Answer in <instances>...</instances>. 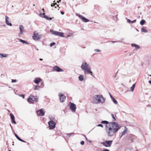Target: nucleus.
Segmentation results:
<instances>
[{"mask_svg": "<svg viewBox=\"0 0 151 151\" xmlns=\"http://www.w3.org/2000/svg\"><path fill=\"white\" fill-rule=\"evenodd\" d=\"M105 127L106 133L109 137L113 136L120 128L118 124L115 122H110Z\"/></svg>", "mask_w": 151, "mask_h": 151, "instance_id": "f257e3e1", "label": "nucleus"}, {"mask_svg": "<svg viewBox=\"0 0 151 151\" xmlns=\"http://www.w3.org/2000/svg\"><path fill=\"white\" fill-rule=\"evenodd\" d=\"M82 70L84 71V73L85 74L86 72L87 74H90L92 75V73L91 71V69L90 66L86 63L83 62L81 67Z\"/></svg>", "mask_w": 151, "mask_h": 151, "instance_id": "f03ea898", "label": "nucleus"}, {"mask_svg": "<svg viewBox=\"0 0 151 151\" xmlns=\"http://www.w3.org/2000/svg\"><path fill=\"white\" fill-rule=\"evenodd\" d=\"M105 99L102 95H96L95 97L93 98L92 102L93 104H98L100 103H103Z\"/></svg>", "mask_w": 151, "mask_h": 151, "instance_id": "7ed1b4c3", "label": "nucleus"}, {"mask_svg": "<svg viewBox=\"0 0 151 151\" xmlns=\"http://www.w3.org/2000/svg\"><path fill=\"white\" fill-rule=\"evenodd\" d=\"M50 32L52 34L55 35H57L62 37H64L63 35L64 33L63 32L55 31L52 29L51 30Z\"/></svg>", "mask_w": 151, "mask_h": 151, "instance_id": "20e7f679", "label": "nucleus"}, {"mask_svg": "<svg viewBox=\"0 0 151 151\" xmlns=\"http://www.w3.org/2000/svg\"><path fill=\"white\" fill-rule=\"evenodd\" d=\"M50 129H53L55 128L56 123L52 120H50L48 122Z\"/></svg>", "mask_w": 151, "mask_h": 151, "instance_id": "39448f33", "label": "nucleus"}, {"mask_svg": "<svg viewBox=\"0 0 151 151\" xmlns=\"http://www.w3.org/2000/svg\"><path fill=\"white\" fill-rule=\"evenodd\" d=\"M112 140H106L102 143V144L106 147H110L111 146L112 142Z\"/></svg>", "mask_w": 151, "mask_h": 151, "instance_id": "423d86ee", "label": "nucleus"}, {"mask_svg": "<svg viewBox=\"0 0 151 151\" xmlns=\"http://www.w3.org/2000/svg\"><path fill=\"white\" fill-rule=\"evenodd\" d=\"M40 35H39L38 33L35 32H34L33 35L32 36L33 38L35 40H38L40 38Z\"/></svg>", "mask_w": 151, "mask_h": 151, "instance_id": "0eeeda50", "label": "nucleus"}, {"mask_svg": "<svg viewBox=\"0 0 151 151\" xmlns=\"http://www.w3.org/2000/svg\"><path fill=\"white\" fill-rule=\"evenodd\" d=\"M69 104L70 105V109H71L73 111L75 112L76 108V104L71 102L69 103Z\"/></svg>", "mask_w": 151, "mask_h": 151, "instance_id": "6e6552de", "label": "nucleus"}, {"mask_svg": "<svg viewBox=\"0 0 151 151\" xmlns=\"http://www.w3.org/2000/svg\"><path fill=\"white\" fill-rule=\"evenodd\" d=\"M76 15L77 16H78L80 18L82 19L83 21L84 22H87L89 21L88 19L80 14L76 13Z\"/></svg>", "mask_w": 151, "mask_h": 151, "instance_id": "1a4fd4ad", "label": "nucleus"}, {"mask_svg": "<svg viewBox=\"0 0 151 151\" xmlns=\"http://www.w3.org/2000/svg\"><path fill=\"white\" fill-rule=\"evenodd\" d=\"M19 29H20V32L18 34L19 37H21V35L24 32V29L23 26L21 25L19 26Z\"/></svg>", "mask_w": 151, "mask_h": 151, "instance_id": "9d476101", "label": "nucleus"}, {"mask_svg": "<svg viewBox=\"0 0 151 151\" xmlns=\"http://www.w3.org/2000/svg\"><path fill=\"white\" fill-rule=\"evenodd\" d=\"M59 95H60V100L61 102H64L65 99L66 97L64 96L63 94H61V93H59Z\"/></svg>", "mask_w": 151, "mask_h": 151, "instance_id": "9b49d317", "label": "nucleus"}, {"mask_svg": "<svg viewBox=\"0 0 151 151\" xmlns=\"http://www.w3.org/2000/svg\"><path fill=\"white\" fill-rule=\"evenodd\" d=\"M53 70L54 71L58 72H62L63 71V70L62 69L57 66H55L53 68Z\"/></svg>", "mask_w": 151, "mask_h": 151, "instance_id": "f8f14e48", "label": "nucleus"}, {"mask_svg": "<svg viewBox=\"0 0 151 151\" xmlns=\"http://www.w3.org/2000/svg\"><path fill=\"white\" fill-rule=\"evenodd\" d=\"M37 114L38 116H42L44 115L45 113L41 109L37 111Z\"/></svg>", "mask_w": 151, "mask_h": 151, "instance_id": "ddd939ff", "label": "nucleus"}, {"mask_svg": "<svg viewBox=\"0 0 151 151\" xmlns=\"http://www.w3.org/2000/svg\"><path fill=\"white\" fill-rule=\"evenodd\" d=\"M10 114L11 119L12 120V123H13L15 124H16L17 123H16V121L14 120L15 118L14 116V115L13 114H12L11 113H10Z\"/></svg>", "mask_w": 151, "mask_h": 151, "instance_id": "4468645a", "label": "nucleus"}, {"mask_svg": "<svg viewBox=\"0 0 151 151\" xmlns=\"http://www.w3.org/2000/svg\"><path fill=\"white\" fill-rule=\"evenodd\" d=\"M6 23L8 25L10 26H12V24L11 23H9V18L7 16H5Z\"/></svg>", "mask_w": 151, "mask_h": 151, "instance_id": "2eb2a0df", "label": "nucleus"}, {"mask_svg": "<svg viewBox=\"0 0 151 151\" xmlns=\"http://www.w3.org/2000/svg\"><path fill=\"white\" fill-rule=\"evenodd\" d=\"M42 80L40 78H36L34 80V82L36 84L39 83Z\"/></svg>", "mask_w": 151, "mask_h": 151, "instance_id": "dca6fc26", "label": "nucleus"}, {"mask_svg": "<svg viewBox=\"0 0 151 151\" xmlns=\"http://www.w3.org/2000/svg\"><path fill=\"white\" fill-rule=\"evenodd\" d=\"M127 128L126 127H125L124 129V131L122 132V134L120 136V137L121 138L127 132Z\"/></svg>", "mask_w": 151, "mask_h": 151, "instance_id": "f3484780", "label": "nucleus"}, {"mask_svg": "<svg viewBox=\"0 0 151 151\" xmlns=\"http://www.w3.org/2000/svg\"><path fill=\"white\" fill-rule=\"evenodd\" d=\"M18 40L21 42H22V43L23 44H29V43L25 40H24L22 39H17Z\"/></svg>", "mask_w": 151, "mask_h": 151, "instance_id": "a211bd4d", "label": "nucleus"}, {"mask_svg": "<svg viewBox=\"0 0 151 151\" xmlns=\"http://www.w3.org/2000/svg\"><path fill=\"white\" fill-rule=\"evenodd\" d=\"M131 46L132 47H135L136 50H138L140 48V47L139 45L135 44H131Z\"/></svg>", "mask_w": 151, "mask_h": 151, "instance_id": "6ab92c4d", "label": "nucleus"}, {"mask_svg": "<svg viewBox=\"0 0 151 151\" xmlns=\"http://www.w3.org/2000/svg\"><path fill=\"white\" fill-rule=\"evenodd\" d=\"M31 97L33 98V99L34 100V101H35L36 102H37L38 98L37 96H32Z\"/></svg>", "mask_w": 151, "mask_h": 151, "instance_id": "aec40b11", "label": "nucleus"}, {"mask_svg": "<svg viewBox=\"0 0 151 151\" xmlns=\"http://www.w3.org/2000/svg\"><path fill=\"white\" fill-rule=\"evenodd\" d=\"M27 101L29 102H31L32 103H34V102L33 98H31V97H29V98H28Z\"/></svg>", "mask_w": 151, "mask_h": 151, "instance_id": "412c9836", "label": "nucleus"}, {"mask_svg": "<svg viewBox=\"0 0 151 151\" xmlns=\"http://www.w3.org/2000/svg\"><path fill=\"white\" fill-rule=\"evenodd\" d=\"M78 79L79 80L81 81H83V75H80L79 77H78Z\"/></svg>", "mask_w": 151, "mask_h": 151, "instance_id": "4be33fe9", "label": "nucleus"}, {"mask_svg": "<svg viewBox=\"0 0 151 151\" xmlns=\"http://www.w3.org/2000/svg\"><path fill=\"white\" fill-rule=\"evenodd\" d=\"M101 123L103 124H106V125H108V124H109L110 123H109V122L106 121H103L101 122Z\"/></svg>", "mask_w": 151, "mask_h": 151, "instance_id": "5701e85b", "label": "nucleus"}, {"mask_svg": "<svg viewBox=\"0 0 151 151\" xmlns=\"http://www.w3.org/2000/svg\"><path fill=\"white\" fill-rule=\"evenodd\" d=\"M111 100L115 104H117V101L114 98V97H112V99H111Z\"/></svg>", "mask_w": 151, "mask_h": 151, "instance_id": "b1692460", "label": "nucleus"}, {"mask_svg": "<svg viewBox=\"0 0 151 151\" xmlns=\"http://www.w3.org/2000/svg\"><path fill=\"white\" fill-rule=\"evenodd\" d=\"M44 18L47 20H51L52 19V18L49 17L45 15H44Z\"/></svg>", "mask_w": 151, "mask_h": 151, "instance_id": "393cba45", "label": "nucleus"}, {"mask_svg": "<svg viewBox=\"0 0 151 151\" xmlns=\"http://www.w3.org/2000/svg\"><path fill=\"white\" fill-rule=\"evenodd\" d=\"M145 22L146 21L145 20L142 19L140 21V23L141 25H142L144 24L145 23Z\"/></svg>", "mask_w": 151, "mask_h": 151, "instance_id": "a878e982", "label": "nucleus"}, {"mask_svg": "<svg viewBox=\"0 0 151 151\" xmlns=\"http://www.w3.org/2000/svg\"><path fill=\"white\" fill-rule=\"evenodd\" d=\"M7 55L5 54H0V55H1V56H0L1 58L6 57L7 56Z\"/></svg>", "mask_w": 151, "mask_h": 151, "instance_id": "bb28decb", "label": "nucleus"}, {"mask_svg": "<svg viewBox=\"0 0 151 151\" xmlns=\"http://www.w3.org/2000/svg\"><path fill=\"white\" fill-rule=\"evenodd\" d=\"M135 86V83L131 87V91H134Z\"/></svg>", "mask_w": 151, "mask_h": 151, "instance_id": "cd10ccee", "label": "nucleus"}, {"mask_svg": "<svg viewBox=\"0 0 151 151\" xmlns=\"http://www.w3.org/2000/svg\"><path fill=\"white\" fill-rule=\"evenodd\" d=\"M41 88L40 86H36L35 87L34 89L35 90H38L39 89V88Z\"/></svg>", "mask_w": 151, "mask_h": 151, "instance_id": "c85d7f7f", "label": "nucleus"}, {"mask_svg": "<svg viewBox=\"0 0 151 151\" xmlns=\"http://www.w3.org/2000/svg\"><path fill=\"white\" fill-rule=\"evenodd\" d=\"M141 31L142 32H147V30L145 28H142L141 29Z\"/></svg>", "mask_w": 151, "mask_h": 151, "instance_id": "c756f323", "label": "nucleus"}, {"mask_svg": "<svg viewBox=\"0 0 151 151\" xmlns=\"http://www.w3.org/2000/svg\"><path fill=\"white\" fill-rule=\"evenodd\" d=\"M74 134V133H68V134H67V137H69L72 134Z\"/></svg>", "mask_w": 151, "mask_h": 151, "instance_id": "7c9ffc66", "label": "nucleus"}, {"mask_svg": "<svg viewBox=\"0 0 151 151\" xmlns=\"http://www.w3.org/2000/svg\"><path fill=\"white\" fill-rule=\"evenodd\" d=\"M44 83L43 82H42L41 83V85L40 86L41 88H43L44 87Z\"/></svg>", "mask_w": 151, "mask_h": 151, "instance_id": "2f4dec72", "label": "nucleus"}, {"mask_svg": "<svg viewBox=\"0 0 151 151\" xmlns=\"http://www.w3.org/2000/svg\"><path fill=\"white\" fill-rule=\"evenodd\" d=\"M14 135L17 138V139L18 140H19V139H20V138L18 136V135L17 134L15 133Z\"/></svg>", "mask_w": 151, "mask_h": 151, "instance_id": "473e14b6", "label": "nucleus"}, {"mask_svg": "<svg viewBox=\"0 0 151 151\" xmlns=\"http://www.w3.org/2000/svg\"><path fill=\"white\" fill-rule=\"evenodd\" d=\"M39 15L41 17H44V15H45V13H40Z\"/></svg>", "mask_w": 151, "mask_h": 151, "instance_id": "72a5a7b5", "label": "nucleus"}, {"mask_svg": "<svg viewBox=\"0 0 151 151\" xmlns=\"http://www.w3.org/2000/svg\"><path fill=\"white\" fill-rule=\"evenodd\" d=\"M55 42H52V43H51L50 44V46L51 47H52L53 46L55 45Z\"/></svg>", "mask_w": 151, "mask_h": 151, "instance_id": "f704fd0d", "label": "nucleus"}, {"mask_svg": "<svg viewBox=\"0 0 151 151\" xmlns=\"http://www.w3.org/2000/svg\"><path fill=\"white\" fill-rule=\"evenodd\" d=\"M129 140L133 141V138L131 137H129Z\"/></svg>", "mask_w": 151, "mask_h": 151, "instance_id": "c9c22d12", "label": "nucleus"}, {"mask_svg": "<svg viewBox=\"0 0 151 151\" xmlns=\"http://www.w3.org/2000/svg\"><path fill=\"white\" fill-rule=\"evenodd\" d=\"M94 51L95 52H99L100 51V50L99 49H95Z\"/></svg>", "mask_w": 151, "mask_h": 151, "instance_id": "e433bc0d", "label": "nucleus"}, {"mask_svg": "<svg viewBox=\"0 0 151 151\" xmlns=\"http://www.w3.org/2000/svg\"><path fill=\"white\" fill-rule=\"evenodd\" d=\"M111 116H112V118L113 119H114V120H116V119H115V117H114V115H113V114H111Z\"/></svg>", "mask_w": 151, "mask_h": 151, "instance_id": "4c0bfd02", "label": "nucleus"}, {"mask_svg": "<svg viewBox=\"0 0 151 151\" xmlns=\"http://www.w3.org/2000/svg\"><path fill=\"white\" fill-rule=\"evenodd\" d=\"M97 126L98 127H103V125L101 124H99L97 125Z\"/></svg>", "mask_w": 151, "mask_h": 151, "instance_id": "58836bf2", "label": "nucleus"}, {"mask_svg": "<svg viewBox=\"0 0 151 151\" xmlns=\"http://www.w3.org/2000/svg\"><path fill=\"white\" fill-rule=\"evenodd\" d=\"M16 81H17L16 80V79H15V80L12 79V83H14V82H15Z\"/></svg>", "mask_w": 151, "mask_h": 151, "instance_id": "ea45409f", "label": "nucleus"}, {"mask_svg": "<svg viewBox=\"0 0 151 151\" xmlns=\"http://www.w3.org/2000/svg\"><path fill=\"white\" fill-rule=\"evenodd\" d=\"M80 143L81 144V145H83L84 144V141H81V142H80Z\"/></svg>", "mask_w": 151, "mask_h": 151, "instance_id": "a19ab883", "label": "nucleus"}, {"mask_svg": "<svg viewBox=\"0 0 151 151\" xmlns=\"http://www.w3.org/2000/svg\"><path fill=\"white\" fill-rule=\"evenodd\" d=\"M19 140L21 142H26L24 140H22V139H21L20 138L19 139Z\"/></svg>", "mask_w": 151, "mask_h": 151, "instance_id": "79ce46f5", "label": "nucleus"}, {"mask_svg": "<svg viewBox=\"0 0 151 151\" xmlns=\"http://www.w3.org/2000/svg\"><path fill=\"white\" fill-rule=\"evenodd\" d=\"M118 72V71H117L116 72V73L115 74V76L114 77V78H115L116 77Z\"/></svg>", "mask_w": 151, "mask_h": 151, "instance_id": "37998d69", "label": "nucleus"}, {"mask_svg": "<svg viewBox=\"0 0 151 151\" xmlns=\"http://www.w3.org/2000/svg\"><path fill=\"white\" fill-rule=\"evenodd\" d=\"M19 96L22 97L23 99L24 98V94H21L19 95Z\"/></svg>", "mask_w": 151, "mask_h": 151, "instance_id": "c03bdc74", "label": "nucleus"}, {"mask_svg": "<svg viewBox=\"0 0 151 151\" xmlns=\"http://www.w3.org/2000/svg\"><path fill=\"white\" fill-rule=\"evenodd\" d=\"M127 22L129 23H131V21L129 19H128L127 20Z\"/></svg>", "mask_w": 151, "mask_h": 151, "instance_id": "a18cd8bd", "label": "nucleus"}, {"mask_svg": "<svg viewBox=\"0 0 151 151\" xmlns=\"http://www.w3.org/2000/svg\"><path fill=\"white\" fill-rule=\"evenodd\" d=\"M136 20L135 19V20H134L133 21H131V23H135V22H136Z\"/></svg>", "mask_w": 151, "mask_h": 151, "instance_id": "49530a36", "label": "nucleus"}, {"mask_svg": "<svg viewBox=\"0 0 151 151\" xmlns=\"http://www.w3.org/2000/svg\"><path fill=\"white\" fill-rule=\"evenodd\" d=\"M111 42H112V43H114L115 42H117V41H111Z\"/></svg>", "mask_w": 151, "mask_h": 151, "instance_id": "de8ad7c7", "label": "nucleus"}, {"mask_svg": "<svg viewBox=\"0 0 151 151\" xmlns=\"http://www.w3.org/2000/svg\"><path fill=\"white\" fill-rule=\"evenodd\" d=\"M109 94L111 98V99H112V98L113 97L111 95V94L110 93H109Z\"/></svg>", "mask_w": 151, "mask_h": 151, "instance_id": "09e8293b", "label": "nucleus"}, {"mask_svg": "<svg viewBox=\"0 0 151 151\" xmlns=\"http://www.w3.org/2000/svg\"><path fill=\"white\" fill-rule=\"evenodd\" d=\"M53 3H53V4H55V5H57V3H55V1H53Z\"/></svg>", "mask_w": 151, "mask_h": 151, "instance_id": "8fccbe9b", "label": "nucleus"}, {"mask_svg": "<svg viewBox=\"0 0 151 151\" xmlns=\"http://www.w3.org/2000/svg\"><path fill=\"white\" fill-rule=\"evenodd\" d=\"M60 13H61V14H62V15L64 14V12H62V11H61V12H60Z\"/></svg>", "mask_w": 151, "mask_h": 151, "instance_id": "3c124183", "label": "nucleus"}, {"mask_svg": "<svg viewBox=\"0 0 151 151\" xmlns=\"http://www.w3.org/2000/svg\"><path fill=\"white\" fill-rule=\"evenodd\" d=\"M55 6V4H54L53 3L52 4H51V6H52V7H53V6Z\"/></svg>", "mask_w": 151, "mask_h": 151, "instance_id": "603ef678", "label": "nucleus"}, {"mask_svg": "<svg viewBox=\"0 0 151 151\" xmlns=\"http://www.w3.org/2000/svg\"><path fill=\"white\" fill-rule=\"evenodd\" d=\"M103 151H109V150L106 149H105V150H104Z\"/></svg>", "mask_w": 151, "mask_h": 151, "instance_id": "864d4df0", "label": "nucleus"}, {"mask_svg": "<svg viewBox=\"0 0 151 151\" xmlns=\"http://www.w3.org/2000/svg\"><path fill=\"white\" fill-rule=\"evenodd\" d=\"M61 1V0H59L58 1H57V2L58 3H59V2H60Z\"/></svg>", "mask_w": 151, "mask_h": 151, "instance_id": "5fc2aeb1", "label": "nucleus"}, {"mask_svg": "<svg viewBox=\"0 0 151 151\" xmlns=\"http://www.w3.org/2000/svg\"><path fill=\"white\" fill-rule=\"evenodd\" d=\"M70 37V35H68L67 37H66V38H68V37Z\"/></svg>", "mask_w": 151, "mask_h": 151, "instance_id": "6e6d98bb", "label": "nucleus"}, {"mask_svg": "<svg viewBox=\"0 0 151 151\" xmlns=\"http://www.w3.org/2000/svg\"><path fill=\"white\" fill-rule=\"evenodd\" d=\"M149 83L150 84H151V81H149Z\"/></svg>", "mask_w": 151, "mask_h": 151, "instance_id": "4d7b16f0", "label": "nucleus"}, {"mask_svg": "<svg viewBox=\"0 0 151 151\" xmlns=\"http://www.w3.org/2000/svg\"><path fill=\"white\" fill-rule=\"evenodd\" d=\"M35 49H36L37 50H38V49L36 47H35Z\"/></svg>", "mask_w": 151, "mask_h": 151, "instance_id": "13d9d810", "label": "nucleus"}, {"mask_svg": "<svg viewBox=\"0 0 151 151\" xmlns=\"http://www.w3.org/2000/svg\"><path fill=\"white\" fill-rule=\"evenodd\" d=\"M39 60H41V61H42V60H43V59H41V58H40Z\"/></svg>", "mask_w": 151, "mask_h": 151, "instance_id": "bf43d9fd", "label": "nucleus"}, {"mask_svg": "<svg viewBox=\"0 0 151 151\" xmlns=\"http://www.w3.org/2000/svg\"><path fill=\"white\" fill-rule=\"evenodd\" d=\"M10 126H11V128L12 129V126L11 125V124H10Z\"/></svg>", "mask_w": 151, "mask_h": 151, "instance_id": "052dcab7", "label": "nucleus"}, {"mask_svg": "<svg viewBox=\"0 0 151 151\" xmlns=\"http://www.w3.org/2000/svg\"><path fill=\"white\" fill-rule=\"evenodd\" d=\"M42 10L44 12V9H42Z\"/></svg>", "mask_w": 151, "mask_h": 151, "instance_id": "680f3d73", "label": "nucleus"}, {"mask_svg": "<svg viewBox=\"0 0 151 151\" xmlns=\"http://www.w3.org/2000/svg\"><path fill=\"white\" fill-rule=\"evenodd\" d=\"M57 6L58 7V6H59V5H57Z\"/></svg>", "mask_w": 151, "mask_h": 151, "instance_id": "e2e57ef3", "label": "nucleus"}, {"mask_svg": "<svg viewBox=\"0 0 151 151\" xmlns=\"http://www.w3.org/2000/svg\"><path fill=\"white\" fill-rule=\"evenodd\" d=\"M86 139H87V138L86 137Z\"/></svg>", "mask_w": 151, "mask_h": 151, "instance_id": "0e129e2a", "label": "nucleus"}, {"mask_svg": "<svg viewBox=\"0 0 151 151\" xmlns=\"http://www.w3.org/2000/svg\"><path fill=\"white\" fill-rule=\"evenodd\" d=\"M55 8H57V7H56V6H55Z\"/></svg>", "mask_w": 151, "mask_h": 151, "instance_id": "69168bd1", "label": "nucleus"}, {"mask_svg": "<svg viewBox=\"0 0 151 151\" xmlns=\"http://www.w3.org/2000/svg\"><path fill=\"white\" fill-rule=\"evenodd\" d=\"M9 151H11L10 150H9Z\"/></svg>", "mask_w": 151, "mask_h": 151, "instance_id": "338daca9", "label": "nucleus"}, {"mask_svg": "<svg viewBox=\"0 0 151 151\" xmlns=\"http://www.w3.org/2000/svg\"><path fill=\"white\" fill-rule=\"evenodd\" d=\"M136 151H138V150H136Z\"/></svg>", "mask_w": 151, "mask_h": 151, "instance_id": "774afa93", "label": "nucleus"}]
</instances>
